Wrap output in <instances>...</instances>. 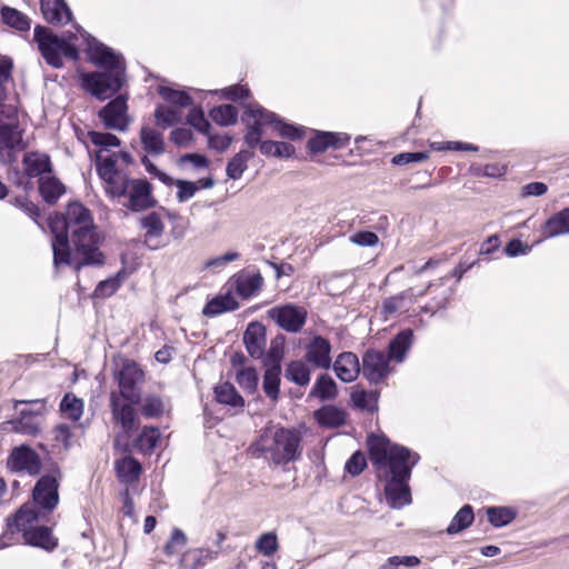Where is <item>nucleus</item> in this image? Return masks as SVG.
Instances as JSON below:
<instances>
[{
    "mask_svg": "<svg viewBox=\"0 0 569 569\" xmlns=\"http://www.w3.org/2000/svg\"><path fill=\"white\" fill-rule=\"evenodd\" d=\"M11 426V430L24 436L37 437L41 432V417L38 412L23 408L19 410V417L3 423Z\"/></svg>",
    "mask_w": 569,
    "mask_h": 569,
    "instance_id": "18",
    "label": "nucleus"
},
{
    "mask_svg": "<svg viewBox=\"0 0 569 569\" xmlns=\"http://www.w3.org/2000/svg\"><path fill=\"white\" fill-rule=\"evenodd\" d=\"M41 513L34 503H24L20 509L7 520L8 531L10 533L22 532L23 537L26 531L32 530L34 523L39 521Z\"/></svg>",
    "mask_w": 569,
    "mask_h": 569,
    "instance_id": "14",
    "label": "nucleus"
},
{
    "mask_svg": "<svg viewBox=\"0 0 569 569\" xmlns=\"http://www.w3.org/2000/svg\"><path fill=\"white\" fill-rule=\"evenodd\" d=\"M389 360L385 352L369 349L362 356V373L371 383H380L389 372Z\"/></svg>",
    "mask_w": 569,
    "mask_h": 569,
    "instance_id": "12",
    "label": "nucleus"
},
{
    "mask_svg": "<svg viewBox=\"0 0 569 569\" xmlns=\"http://www.w3.org/2000/svg\"><path fill=\"white\" fill-rule=\"evenodd\" d=\"M239 308V302L230 293L218 296L210 300L203 308L202 313L207 317H214L226 311H233Z\"/></svg>",
    "mask_w": 569,
    "mask_h": 569,
    "instance_id": "34",
    "label": "nucleus"
},
{
    "mask_svg": "<svg viewBox=\"0 0 569 569\" xmlns=\"http://www.w3.org/2000/svg\"><path fill=\"white\" fill-rule=\"evenodd\" d=\"M349 141V136L345 133H333L328 131L318 132L313 138L308 141L310 151L318 153L323 152L328 148H341Z\"/></svg>",
    "mask_w": 569,
    "mask_h": 569,
    "instance_id": "23",
    "label": "nucleus"
},
{
    "mask_svg": "<svg viewBox=\"0 0 569 569\" xmlns=\"http://www.w3.org/2000/svg\"><path fill=\"white\" fill-rule=\"evenodd\" d=\"M0 146L8 149L6 162H16L13 150L23 149L22 137L18 127L12 123L0 122Z\"/></svg>",
    "mask_w": 569,
    "mask_h": 569,
    "instance_id": "22",
    "label": "nucleus"
},
{
    "mask_svg": "<svg viewBox=\"0 0 569 569\" xmlns=\"http://www.w3.org/2000/svg\"><path fill=\"white\" fill-rule=\"evenodd\" d=\"M1 18L6 24L19 31H28L31 27L30 19L21 11L11 7H3L1 9Z\"/></svg>",
    "mask_w": 569,
    "mask_h": 569,
    "instance_id": "38",
    "label": "nucleus"
},
{
    "mask_svg": "<svg viewBox=\"0 0 569 569\" xmlns=\"http://www.w3.org/2000/svg\"><path fill=\"white\" fill-rule=\"evenodd\" d=\"M300 441L299 433L293 430L267 427L250 450L253 456L264 455L276 465L288 463L301 456Z\"/></svg>",
    "mask_w": 569,
    "mask_h": 569,
    "instance_id": "4",
    "label": "nucleus"
},
{
    "mask_svg": "<svg viewBox=\"0 0 569 569\" xmlns=\"http://www.w3.org/2000/svg\"><path fill=\"white\" fill-rule=\"evenodd\" d=\"M284 376L287 379L301 387L310 382V369L300 360L291 361L286 368Z\"/></svg>",
    "mask_w": 569,
    "mask_h": 569,
    "instance_id": "39",
    "label": "nucleus"
},
{
    "mask_svg": "<svg viewBox=\"0 0 569 569\" xmlns=\"http://www.w3.org/2000/svg\"><path fill=\"white\" fill-rule=\"evenodd\" d=\"M316 418L322 426L340 427L345 425L347 415L338 407L325 406L316 411Z\"/></svg>",
    "mask_w": 569,
    "mask_h": 569,
    "instance_id": "35",
    "label": "nucleus"
},
{
    "mask_svg": "<svg viewBox=\"0 0 569 569\" xmlns=\"http://www.w3.org/2000/svg\"><path fill=\"white\" fill-rule=\"evenodd\" d=\"M281 369H266L263 375V391L273 401L279 397Z\"/></svg>",
    "mask_w": 569,
    "mask_h": 569,
    "instance_id": "45",
    "label": "nucleus"
},
{
    "mask_svg": "<svg viewBox=\"0 0 569 569\" xmlns=\"http://www.w3.org/2000/svg\"><path fill=\"white\" fill-rule=\"evenodd\" d=\"M254 547L257 551L266 557L273 556L279 549L278 537L276 532H264L256 540Z\"/></svg>",
    "mask_w": 569,
    "mask_h": 569,
    "instance_id": "46",
    "label": "nucleus"
},
{
    "mask_svg": "<svg viewBox=\"0 0 569 569\" xmlns=\"http://www.w3.org/2000/svg\"><path fill=\"white\" fill-rule=\"evenodd\" d=\"M333 370L340 380L351 382L360 372L359 359L353 352H342L333 362Z\"/></svg>",
    "mask_w": 569,
    "mask_h": 569,
    "instance_id": "20",
    "label": "nucleus"
},
{
    "mask_svg": "<svg viewBox=\"0 0 569 569\" xmlns=\"http://www.w3.org/2000/svg\"><path fill=\"white\" fill-rule=\"evenodd\" d=\"M157 124L163 128L181 120V112L176 108L159 106L154 111Z\"/></svg>",
    "mask_w": 569,
    "mask_h": 569,
    "instance_id": "50",
    "label": "nucleus"
},
{
    "mask_svg": "<svg viewBox=\"0 0 569 569\" xmlns=\"http://www.w3.org/2000/svg\"><path fill=\"white\" fill-rule=\"evenodd\" d=\"M60 410L67 418L77 421L83 413V401L73 393H66L60 402Z\"/></svg>",
    "mask_w": 569,
    "mask_h": 569,
    "instance_id": "43",
    "label": "nucleus"
},
{
    "mask_svg": "<svg viewBox=\"0 0 569 569\" xmlns=\"http://www.w3.org/2000/svg\"><path fill=\"white\" fill-rule=\"evenodd\" d=\"M367 467V459L363 452L356 451L346 462V471L356 477L359 476Z\"/></svg>",
    "mask_w": 569,
    "mask_h": 569,
    "instance_id": "57",
    "label": "nucleus"
},
{
    "mask_svg": "<svg viewBox=\"0 0 569 569\" xmlns=\"http://www.w3.org/2000/svg\"><path fill=\"white\" fill-rule=\"evenodd\" d=\"M429 154L427 152H402L392 158V163L403 166L411 162H422L427 160Z\"/></svg>",
    "mask_w": 569,
    "mask_h": 569,
    "instance_id": "62",
    "label": "nucleus"
},
{
    "mask_svg": "<svg viewBox=\"0 0 569 569\" xmlns=\"http://www.w3.org/2000/svg\"><path fill=\"white\" fill-rule=\"evenodd\" d=\"M413 296H415L413 289L409 288L396 296L386 298L381 305V312L383 315V318L388 319L389 316L396 313L400 309L401 302L408 298L413 297Z\"/></svg>",
    "mask_w": 569,
    "mask_h": 569,
    "instance_id": "44",
    "label": "nucleus"
},
{
    "mask_svg": "<svg viewBox=\"0 0 569 569\" xmlns=\"http://www.w3.org/2000/svg\"><path fill=\"white\" fill-rule=\"evenodd\" d=\"M112 198H123V207L132 212H140L157 206L152 194V186L147 179L124 178L111 194Z\"/></svg>",
    "mask_w": 569,
    "mask_h": 569,
    "instance_id": "5",
    "label": "nucleus"
},
{
    "mask_svg": "<svg viewBox=\"0 0 569 569\" xmlns=\"http://www.w3.org/2000/svg\"><path fill=\"white\" fill-rule=\"evenodd\" d=\"M120 284L121 281L119 279V274L102 280L97 284L93 291V297L102 299L111 297L120 288Z\"/></svg>",
    "mask_w": 569,
    "mask_h": 569,
    "instance_id": "54",
    "label": "nucleus"
},
{
    "mask_svg": "<svg viewBox=\"0 0 569 569\" xmlns=\"http://www.w3.org/2000/svg\"><path fill=\"white\" fill-rule=\"evenodd\" d=\"M22 164L26 174L31 180L32 178L46 177V173L52 172L51 159L48 154L39 151H30L24 153Z\"/></svg>",
    "mask_w": 569,
    "mask_h": 569,
    "instance_id": "19",
    "label": "nucleus"
},
{
    "mask_svg": "<svg viewBox=\"0 0 569 569\" xmlns=\"http://www.w3.org/2000/svg\"><path fill=\"white\" fill-rule=\"evenodd\" d=\"M53 233L52 251L56 268L71 261V242L74 249L76 270L83 266H101L103 256L98 249V234L91 211L80 202H70L64 214L49 218Z\"/></svg>",
    "mask_w": 569,
    "mask_h": 569,
    "instance_id": "1",
    "label": "nucleus"
},
{
    "mask_svg": "<svg viewBox=\"0 0 569 569\" xmlns=\"http://www.w3.org/2000/svg\"><path fill=\"white\" fill-rule=\"evenodd\" d=\"M253 158V152L248 150H241L238 152L227 164V176L232 179H239L248 168L247 163Z\"/></svg>",
    "mask_w": 569,
    "mask_h": 569,
    "instance_id": "40",
    "label": "nucleus"
},
{
    "mask_svg": "<svg viewBox=\"0 0 569 569\" xmlns=\"http://www.w3.org/2000/svg\"><path fill=\"white\" fill-rule=\"evenodd\" d=\"M23 538L27 543L48 551L53 550L58 546V540L51 535V529L46 526H38L32 530L26 531Z\"/></svg>",
    "mask_w": 569,
    "mask_h": 569,
    "instance_id": "27",
    "label": "nucleus"
},
{
    "mask_svg": "<svg viewBox=\"0 0 569 569\" xmlns=\"http://www.w3.org/2000/svg\"><path fill=\"white\" fill-rule=\"evenodd\" d=\"M140 227L146 230L143 242L149 249L157 250L164 246L162 240L164 223L158 212L143 216L140 219Z\"/></svg>",
    "mask_w": 569,
    "mask_h": 569,
    "instance_id": "15",
    "label": "nucleus"
},
{
    "mask_svg": "<svg viewBox=\"0 0 569 569\" xmlns=\"http://www.w3.org/2000/svg\"><path fill=\"white\" fill-rule=\"evenodd\" d=\"M88 54L92 63L103 71L84 72L80 76L82 88L100 101L116 94L124 84V63L120 56L94 38L88 40Z\"/></svg>",
    "mask_w": 569,
    "mask_h": 569,
    "instance_id": "3",
    "label": "nucleus"
},
{
    "mask_svg": "<svg viewBox=\"0 0 569 569\" xmlns=\"http://www.w3.org/2000/svg\"><path fill=\"white\" fill-rule=\"evenodd\" d=\"M188 539L184 532L178 528H174L171 532L170 540L166 543L163 551L167 556H173L178 550L186 546Z\"/></svg>",
    "mask_w": 569,
    "mask_h": 569,
    "instance_id": "56",
    "label": "nucleus"
},
{
    "mask_svg": "<svg viewBox=\"0 0 569 569\" xmlns=\"http://www.w3.org/2000/svg\"><path fill=\"white\" fill-rule=\"evenodd\" d=\"M349 240L360 247H373L378 244L379 237L372 231L362 230L351 234Z\"/></svg>",
    "mask_w": 569,
    "mask_h": 569,
    "instance_id": "60",
    "label": "nucleus"
},
{
    "mask_svg": "<svg viewBox=\"0 0 569 569\" xmlns=\"http://www.w3.org/2000/svg\"><path fill=\"white\" fill-rule=\"evenodd\" d=\"M160 431L156 427H144L138 439L139 446L143 450H153L159 441Z\"/></svg>",
    "mask_w": 569,
    "mask_h": 569,
    "instance_id": "55",
    "label": "nucleus"
},
{
    "mask_svg": "<svg viewBox=\"0 0 569 569\" xmlns=\"http://www.w3.org/2000/svg\"><path fill=\"white\" fill-rule=\"evenodd\" d=\"M97 171L99 177L106 183V192L111 196L118 183L122 182L128 177L127 173L120 172L116 168V162L111 158H106L101 163L98 164Z\"/></svg>",
    "mask_w": 569,
    "mask_h": 569,
    "instance_id": "24",
    "label": "nucleus"
},
{
    "mask_svg": "<svg viewBox=\"0 0 569 569\" xmlns=\"http://www.w3.org/2000/svg\"><path fill=\"white\" fill-rule=\"evenodd\" d=\"M267 315L284 331L297 333L306 325L308 311L305 307L286 303L269 309Z\"/></svg>",
    "mask_w": 569,
    "mask_h": 569,
    "instance_id": "7",
    "label": "nucleus"
},
{
    "mask_svg": "<svg viewBox=\"0 0 569 569\" xmlns=\"http://www.w3.org/2000/svg\"><path fill=\"white\" fill-rule=\"evenodd\" d=\"M7 465L12 471H23L30 476H37L41 471V459L39 455L27 445L14 447L8 457Z\"/></svg>",
    "mask_w": 569,
    "mask_h": 569,
    "instance_id": "11",
    "label": "nucleus"
},
{
    "mask_svg": "<svg viewBox=\"0 0 569 569\" xmlns=\"http://www.w3.org/2000/svg\"><path fill=\"white\" fill-rule=\"evenodd\" d=\"M367 443L370 459L377 469L388 468L389 479L385 492L389 506L399 509L411 503L408 481L412 467L419 461V455L406 447L392 445L385 436L370 435Z\"/></svg>",
    "mask_w": 569,
    "mask_h": 569,
    "instance_id": "2",
    "label": "nucleus"
},
{
    "mask_svg": "<svg viewBox=\"0 0 569 569\" xmlns=\"http://www.w3.org/2000/svg\"><path fill=\"white\" fill-rule=\"evenodd\" d=\"M33 40L37 42L38 49L47 64L56 69L63 67V59L61 57L62 44H64L63 38L58 37L47 27L37 26Z\"/></svg>",
    "mask_w": 569,
    "mask_h": 569,
    "instance_id": "6",
    "label": "nucleus"
},
{
    "mask_svg": "<svg viewBox=\"0 0 569 569\" xmlns=\"http://www.w3.org/2000/svg\"><path fill=\"white\" fill-rule=\"evenodd\" d=\"M413 331L411 329L401 330L390 342L388 347V357L397 362L403 361L406 353L411 347Z\"/></svg>",
    "mask_w": 569,
    "mask_h": 569,
    "instance_id": "26",
    "label": "nucleus"
},
{
    "mask_svg": "<svg viewBox=\"0 0 569 569\" xmlns=\"http://www.w3.org/2000/svg\"><path fill=\"white\" fill-rule=\"evenodd\" d=\"M263 284V278L259 272L241 273L236 279V290L239 296L248 299L260 291Z\"/></svg>",
    "mask_w": 569,
    "mask_h": 569,
    "instance_id": "31",
    "label": "nucleus"
},
{
    "mask_svg": "<svg viewBox=\"0 0 569 569\" xmlns=\"http://www.w3.org/2000/svg\"><path fill=\"white\" fill-rule=\"evenodd\" d=\"M140 140L143 150L148 153L159 156L166 151L162 133L151 127H141Z\"/></svg>",
    "mask_w": 569,
    "mask_h": 569,
    "instance_id": "29",
    "label": "nucleus"
},
{
    "mask_svg": "<svg viewBox=\"0 0 569 569\" xmlns=\"http://www.w3.org/2000/svg\"><path fill=\"white\" fill-rule=\"evenodd\" d=\"M262 137V130L260 128V121L254 120L252 123L248 122V131L244 136V142L250 147L254 148L260 144Z\"/></svg>",
    "mask_w": 569,
    "mask_h": 569,
    "instance_id": "64",
    "label": "nucleus"
},
{
    "mask_svg": "<svg viewBox=\"0 0 569 569\" xmlns=\"http://www.w3.org/2000/svg\"><path fill=\"white\" fill-rule=\"evenodd\" d=\"M127 111V96L119 94L100 109L98 116L107 129L127 131L130 123Z\"/></svg>",
    "mask_w": 569,
    "mask_h": 569,
    "instance_id": "10",
    "label": "nucleus"
},
{
    "mask_svg": "<svg viewBox=\"0 0 569 569\" xmlns=\"http://www.w3.org/2000/svg\"><path fill=\"white\" fill-rule=\"evenodd\" d=\"M236 380L243 390L253 392L258 386V373L252 367L242 368L238 370Z\"/></svg>",
    "mask_w": 569,
    "mask_h": 569,
    "instance_id": "51",
    "label": "nucleus"
},
{
    "mask_svg": "<svg viewBox=\"0 0 569 569\" xmlns=\"http://www.w3.org/2000/svg\"><path fill=\"white\" fill-rule=\"evenodd\" d=\"M44 19L52 24H63L71 20L72 13L64 0H40Z\"/></svg>",
    "mask_w": 569,
    "mask_h": 569,
    "instance_id": "21",
    "label": "nucleus"
},
{
    "mask_svg": "<svg viewBox=\"0 0 569 569\" xmlns=\"http://www.w3.org/2000/svg\"><path fill=\"white\" fill-rule=\"evenodd\" d=\"M89 138L93 144L104 148L119 147L121 143L117 136L109 132L90 131Z\"/></svg>",
    "mask_w": 569,
    "mask_h": 569,
    "instance_id": "58",
    "label": "nucleus"
},
{
    "mask_svg": "<svg viewBox=\"0 0 569 569\" xmlns=\"http://www.w3.org/2000/svg\"><path fill=\"white\" fill-rule=\"evenodd\" d=\"M331 345L328 339L317 336L306 348V360L320 369L331 367Z\"/></svg>",
    "mask_w": 569,
    "mask_h": 569,
    "instance_id": "17",
    "label": "nucleus"
},
{
    "mask_svg": "<svg viewBox=\"0 0 569 569\" xmlns=\"http://www.w3.org/2000/svg\"><path fill=\"white\" fill-rule=\"evenodd\" d=\"M247 118H252L254 120L260 121V128L263 124H271L274 129L277 128V122L280 121V118L270 112L262 107L249 104L242 116V121H247Z\"/></svg>",
    "mask_w": 569,
    "mask_h": 569,
    "instance_id": "42",
    "label": "nucleus"
},
{
    "mask_svg": "<svg viewBox=\"0 0 569 569\" xmlns=\"http://www.w3.org/2000/svg\"><path fill=\"white\" fill-rule=\"evenodd\" d=\"M310 396L318 397L321 400L335 399L337 396V385L327 373L320 375L310 391Z\"/></svg>",
    "mask_w": 569,
    "mask_h": 569,
    "instance_id": "37",
    "label": "nucleus"
},
{
    "mask_svg": "<svg viewBox=\"0 0 569 569\" xmlns=\"http://www.w3.org/2000/svg\"><path fill=\"white\" fill-rule=\"evenodd\" d=\"M116 471L121 482L132 483L141 473V465L134 458L124 457L116 462Z\"/></svg>",
    "mask_w": 569,
    "mask_h": 569,
    "instance_id": "32",
    "label": "nucleus"
},
{
    "mask_svg": "<svg viewBox=\"0 0 569 569\" xmlns=\"http://www.w3.org/2000/svg\"><path fill=\"white\" fill-rule=\"evenodd\" d=\"M488 521L495 527H502L515 519V513L503 507H490L487 509Z\"/></svg>",
    "mask_w": 569,
    "mask_h": 569,
    "instance_id": "49",
    "label": "nucleus"
},
{
    "mask_svg": "<svg viewBox=\"0 0 569 569\" xmlns=\"http://www.w3.org/2000/svg\"><path fill=\"white\" fill-rule=\"evenodd\" d=\"M140 412L146 418H159L166 411L168 403L157 393H147L142 398L139 396Z\"/></svg>",
    "mask_w": 569,
    "mask_h": 569,
    "instance_id": "28",
    "label": "nucleus"
},
{
    "mask_svg": "<svg viewBox=\"0 0 569 569\" xmlns=\"http://www.w3.org/2000/svg\"><path fill=\"white\" fill-rule=\"evenodd\" d=\"M188 123L191 124L194 129H197L201 133H208L210 129L209 121L204 118L203 111L198 108H193L188 117Z\"/></svg>",
    "mask_w": 569,
    "mask_h": 569,
    "instance_id": "59",
    "label": "nucleus"
},
{
    "mask_svg": "<svg viewBox=\"0 0 569 569\" xmlns=\"http://www.w3.org/2000/svg\"><path fill=\"white\" fill-rule=\"evenodd\" d=\"M117 392L110 395V407L112 418L120 423L124 433L129 435L138 428V420L132 402L124 403Z\"/></svg>",
    "mask_w": 569,
    "mask_h": 569,
    "instance_id": "13",
    "label": "nucleus"
},
{
    "mask_svg": "<svg viewBox=\"0 0 569 569\" xmlns=\"http://www.w3.org/2000/svg\"><path fill=\"white\" fill-rule=\"evenodd\" d=\"M214 396L219 403L228 405L233 408H242L244 406L242 396L237 391L234 386L228 381L214 388Z\"/></svg>",
    "mask_w": 569,
    "mask_h": 569,
    "instance_id": "33",
    "label": "nucleus"
},
{
    "mask_svg": "<svg viewBox=\"0 0 569 569\" xmlns=\"http://www.w3.org/2000/svg\"><path fill=\"white\" fill-rule=\"evenodd\" d=\"M38 182L39 192L43 200L49 204L56 203L66 191L64 184L53 176L40 177Z\"/></svg>",
    "mask_w": 569,
    "mask_h": 569,
    "instance_id": "30",
    "label": "nucleus"
},
{
    "mask_svg": "<svg viewBox=\"0 0 569 569\" xmlns=\"http://www.w3.org/2000/svg\"><path fill=\"white\" fill-rule=\"evenodd\" d=\"M159 94L166 101L179 107H189L192 103V99L187 92L174 90L169 87H160Z\"/></svg>",
    "mask_w": 569,
    "mask_h": 569,
    "instance_id": "52",
    "label": "nucleus"
},
{
    "mask_svg": "<svg viewBox=\"0 0 569 569\" xmlns=\"http://www.w3.org/2000/svg\"><path fill=\"white\" fill-rule=\"evenodd\" d=\"M9 163L8 180L14 186L21 188L26 193L33 190V182L26 174V170L21 171L17 166Z\"/></svg>",
    "mask_w": 569,
    "mask_h": 569,
    "instance_id": "53",
    "label": "nucleus"
},
{
    "mask_svg": "<svg viewBox=\"0 0 569 569\" xmlns=\"http://www.w3.org/2000/svg\"><path fill=\"white\" fill-rule=\"evenodd\" d=\"M53 433H54V441L61 443L64 450H69L71 448L72 431L68 425H66V423L58 425L54 428Z\"/></svg>",
    "mask_w": 569,
    "mask_h": 569,
    "instance_id": "63",
    "label": "nucleus"
},
{
    "mask_svg": "<svg viewBox=\"0 0 569 569\" xmlns=\"http://www.w3.org/2000/svg\"><path fill=\"white\" fill-rule=\"evenodd\" d=\"M59 478L60 471L57 469L51 475L42 476L32 490V503L48 513L54 510L59 503Z\"/></svg>",
    "mask_w": 569,
    "mask_h": 569,
    "instance_id": "9",
    "label": "nucleus"
},
{
    "mask_svg": "<svg viewBox=\"0 0 569 569\" xmlns=\"http://www.w3.org/2000/svg\"><path fill=\"white\" fill-rule=\"evenodd\" d=\"M116 379L119 387L118 395L127 401L138 403L140 395L139 383L143 380V371L139 366L131 360L124 361L116 373Z\"/></svg>",
    "mask_w": 569,
    "mask_h": 569,
    "instance_id": "8",
    "label": "nucleus"
},
{
    "mask_svg": "<svg viewBox=\"0 0 569 569\" xmlns=\"http://www.w3.org/2000/svg\"><path fill=\"white\" fill-rule=\"evenodd\" d=\"M351 400L356 407L373 411L377 408L378 395L376 391L355 390L351 393Z\"/></svg>",
    "mask_w": 569,
    "mask_h": 569,
    "instance_id": "48",
    "label": "nucleus"
},
{
    "mask_svg": "<svg viewBox=\"0 0 569 569\" xmlns=\"http://www.w3.org/2000/svg\"><path fill=\"white\" fill-rule=\"evenodd\" d=\"M263 366L266 369H281L280 362L283 358L282 342L272 340L268 351L263 355Z\"/></svg>",
    "mask_w": 569,
    "mask_h": 569,
    "instance_id": "47",
    "label": "nucleus"
},
{
    "mask_svg": "<svg viewBox=\"0 0 569 569\" xmlns=\"http://www.w3.org/2000/svg\"><path fill=\"white\" fill-rule=\"evenodd\" d=\"M243 343L249 356L253 359H261L266 349V327L258 321L248 325L243 332Z\"/></svg>",
    "mask_w": 569,
    "mask_h": 569,
    "instance_id": "16",
    "label": "nucleus"
},
{
    "mask_svg": "<svg viewBox=\"0 0 569 569\" xmlns=\"http://www.w3.org/2000/svg\"><path fill=\"white\" fill-rule=\"evenodd\" d=\"M475 520V515L472 507L470 505H465L462 508L458 510V512L452 518L450 525L446 529V532L449 535H456L465 529H467Z\"/></svg>",
    "mask_w": 569,
    "mask_h": 569,
    "instance_id": "36",
    "label": "nucleus"
},
{
    "mask_svg": "<svg viewBox=\"0 0 569 569\" xmlns=\"http://www.w3.org/2000/svg\"><path fill=\"white\" fill-rule=\"evenodd\" d=\"M569 233V208L552 214L542 227L545 238H556Z\"/></svg>",
    "mask_w": 569,
    "mask_h": 569,
    "instance_id": "25",
    "label": "nucleus"
},
{
    "mask_svg": "<svg viewBox=\"0 0 569 569\" xmlns=\"http://www.w3.org/2000/svg\"><path fill=\"white\" fill-rule=\"evenodd\" d=\"M209 116L217 124L228 127L237 122L238 109L232 104H221L211 109Z\"/></svg>",
    "mask_w": 569,
    "mask_h": 569,
    "instance_id": "41",
    "label": "nucleus"
},
{
    "mask_svg": "<svg viewBox=\"0 0 569 569\" xmlns=\"http://www.w3.org/2000/svg\"><path fill=\"white\" fill-rule=\"evenodd\" d=\"M12 68L13 63L10 58H3L0 60V104L6 99L4 83L11 78Z\"/></svg>",
    "mask_w": 569,
    "mask_h": 569,
    "instance_id": "61",
    "label": "nucleus"
}]
</instances>
